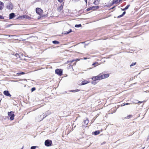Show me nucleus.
Instances as JSON below:
<instances>
[{"label": "nucleus", "instance_id": "de8ad7c7", "mask_svg": "<svg viewBox=\"0 0 149 149\" xmlns=\"http://www.w3.org/2000/svg\"><path fill=\"white\" fill-rule=\"evenodd\" d=\"M23 149V148H21V149Z\"/></svg>", "mask_w": 149, "mask_h": 149}, {"label": "nucleus", "instance_id": "ddd939ff", "mask_svg": "<svg viewBox=\"0 0 149 149\" xmlns=\"http://www.w3.org/2000/svg\"><path fill=\"white\" fill-rule=\"evenodd\" d=\"M63 5L62 4L61 6L57 8V10L58 11H60L63 9Z\"/></svg>", "mask_w": 149, "mask_h": 149}, {"label": "nucleus", "instance_id": "ea45409f", "mask_svg": "<svg viewBox=\"0 0 149 149\" xmlns=\"http://www.w3.org/2000/svg\"><path fill=\"white\" fill-rule=\"evenodd\" d=\"M130 104V103H126L125 104V105H128Z\"/></svg>", "mask_w": 149, "mask_h": 149}, {"label": "nucleus", "instance_id": "6ab92c4d", "mask_svg": "<svg viewBox=\"0 0 149 149\" xmlns=\"http://www.w3.org/2000/svg\"><path fill=\"white\" fill-rule=\"evenodd\" d=\"M93 10H95V9H98L99 7L98 6H92Z\"/></svg>", "mask_w": 149, "mask_h": 149}, {"label": "nucleus", "instance_id": "2eb2a0df", "mask_svg": "<svg viewBox=\"0 0 149 149\" xmlns=\"http://www.w3.org/2000/svg\"><path fill=\"white\" fill-rule=\"evenodd\" d=\"M4 7V3L0 1V10L3 9Z\"/></svg>", "mask_w": 149, "mask_h": 149}, {"label": "nucleus", "instance_id": "f03ea898", "mask_svg": "<svg viewBox=\"0 0 149 149\" xmlns=\"http://www.w3.org/2000/svg\"><path fill=\"white\" fill-rule=\"evenodd\" d=\"M52 141L49 140H47L45 142V144L47 146H52Z\"/></svg>", "mask_w": 149, "mask_h": 149}, {"label": "nucleus", "instance_id": "b1692460", "mask_svg": "<svg viewBox=\"0 0 149 149\" xmlns=\"http://www.w3.org/2000/svg\"><path fill=\"white\" fill-rule=\"evenodd\" d=\"M81 26V24H76L75 26V27H79Z\"/></svg>", "mask_w": 149, "mask_h": 149}, {"label": "nucleus", "instance_id": "37998d69", "mask_svg": "<svg viewBox=\"0 0 149 149\" xmlns=\"http://www.w3.org/2000/svg\"><path fill=\"white\" fill-rule=\"evenodd\" d=\"M139 102H138V103H142L143 102H141V101H139Z\"/></svg>", "mask_w": 149, "mask_h": 149}, {"label": "nucleus", "instance_id": "423d86ee", "mask_svg": "<svg viewBox=\"0 0 149 149\" xmlns=\"http://www.w3.org/2000/svg\"><path fill=\"white\" fill-rule=\"evenodd\" d=\"M7 7L8 9L10 10L12 9L13 8L12 3L10 2H8V3Z\"/></svg>", "mask_w": 149, "mask_h": 149}, {"label": "nucleus", "instance_id": "6e6552de", "mask_svg": "<svg viewBox=\"0 0 149 149\" xmlns=\"http://www.w3.org/2000/svg\"><path fill=\"white\" fill-rule=\"evenodd\" d=\"M36 11L37 13L40 15L42 14V10L39 8H36Z\"/></svg>", "mask_w": 149, "mask_h": 149}, {"label": "nucleus", "instance_id": "a211bd4d", "mask_svg": "<svg viewBox=\"0 0 149 149\" xmlns=\"http://www.w3.org/2000/svg\"><path fill=\"white\" fill-rule=\"evenodd\" d=\"M100 0H95V1H94L93 3L95 5L98 4L99 3Z\"/></svg>", "mask_w": 149, "mask_h": 149}, {"label": "nucleus", "instance_id": "cd10ccee", "mask_svg": "<svg viewBox=\"0 0 149 149\" xmlns=\"http://www.w3.org/2000/svg\"><path fill=\"white\" fill-rule=\"evenodd\" d=\"M136 62H135V63H132V64L130 65V67H132V66H134V65H136Z\"/></svg>", "mask_w": 149, "mask_h": 149}, {"label": "nucleus", "instance_id": "9b49d317", "mask_svg": "<svg viewBox=\"0 0 149 149\" xmlns=\"http://www.w3.org/2000/svg\"><path fill=\"white\" fill-rule=\"evenodd\" d=\"M19 56V59L22 60H24L25 58H24L25 56L23 54L21 53L20 54V55Z\"/></svg>", "mask_w": 149, "mask_h": 149}, {"label": "nucleus", "instance_id": "5701e85b", "mask_svg": "<svg viewBox=\"0 0 149 149\" xmlns=\"http://www.w3.org/2000/svg\"><path fill=\"white\" fill-rule=\"evenodd\" d=\"M52 43L53 44H58L59 43V42L57 41L54 40L52 41Z\"/></svg>", "mask_w": 149, "mask_h": 149}, {"label": "nucleus", "instance_id": "c756f323", "mask_svg": "<svg viewBox=\"0 0 149 149\" xmlns=\"http://www.w3.org/2000/svg\"><path fill=\"white\" fill-rule=\"evenodd\" d=\"M36 146H31V149H36Z\"/></svg>", "mask_w": 149, "mask_h": 149}, {"label": "nucleus", "instance_id": "a18cd8bd", "mask_svg": "<svg viewBox=\"0 0 149 149\" xmlns=\"http://www.w3.org/2000/svg\"><path fill=\"white\" fill-rule=\"evenodd\" d=\"M122 10H125V8H124V9H122Z\"/></svg>", "mask_w": 149, "mask_h": 149}, {"label": "nucleus", "instance_id": "58836bf2", "mask_svg": "<svg viewBox=\"0 0 149 149\" xmlns=\"http://www.w3.org/2000/svg\"><path fill=\"white\" fill-rule=\"evenodd\" d=\"M3 18L2 16L0 15V19H3Z\"/></svg>", "mask_w": 149, "mask_h": 149}, {"label": "nucleus", "instance_id": "f3484780", "mask_svg": "<svg viewBox=\"0 0 149 149\" xmlns=\"http://www.w3.org/2000/svg\"><path fill=\"white\" fill-rule=\"evenodd\" d=\"M93 133H94L95 135H96L100 133V132L99 131H96L93 132Z\"/></svg>", "mask_w": 149, "mask_h": 149}, {"label": "nucleus", "instance_id": "0eeeda50", "mask_svg": "<svg viewBox=\"0 0 149 149\" xmlns=\"http://www.w3.org/2000/svg\"><path fill=\"white\" fill-rule=\"evenodd\" d=\"M89 120L88 118H86V120H84L82 123V125L84 126H86L88 123Z\"/></svg>", "mask_w": 149, "mask_h": 149}, {"label": "nucleus", "instance_id": "4be33fe9", "mask_svg": "<svg viewBox=\"0 0 149 149\" xmlns=\"http://www.w3.org/2000/svg\"><path fill=\"white\" fill-rule=\"evenodd\" d=\"M125 14V11H124L123 14L120 15H119V16L118 17V18H120V17H121L123 16Z\"/></svg>", "mask_w": 149, "mask_h": 149}, {"label": "nucleus", "instance_id": "a19ab883", "mask_svg": "<svg viewBox=\"0 0 149 149\" xmlns=\"http://www.w3.org/2000/svg\"><path fill=\"white\" fill-rule=\"evenodd\" d=\"M125 105V104L124 103H123L122 105H121V106H124Z\"/></svg>", "mask_w": 149, "mask_h": 149}, {"label": "nucleus", "instance_id": "a878e982", "mask_svg": "<svg viewBox=\"0 0 149 149\" xmlns=\"http://www.w3.org/2000/svg\"><path fill=\"white\" fill-rule=\"evenodd\" d=\"M93 10V8H92V7H90L89 8H88L86 9V10L87 11H89L90 10Z\"/></svg>", "mask_w": 149, "mask_h": 149}, {"label": "nucleus", "instance_id": "20e7f679", "mask_svg": "<svg viewBox=\"0 0 149 149\" xmlns=\"http://www.w3.org/2000/svg\"><path fill=\"white\" fill-rule=\"evenodd\" d=\"M19 19H21L23 18H25L26 19H30L31 18L28 15H23L21 16H19L18 18Z\"/></svg>", "mask_w": 149, "mask_h": 149}, {"label": "nucleus", "instance_id": "dca6fc26", "mask_svg": "<svg viewBox=\"0 0 149 149\" xmlns=\"http://www.w3.org/2000/svg\"><path fill=\"white\" fill-rule=\"evenodd\" d=\"M120 1V0H113L112 2V4L119 3Z\"/></svg>", "mask_w": 149, "mask_h": 149}, {"label": "nucleus", "instance_id": "49530a36", "mask_svg": "<svg viewBox=\"0 0 149 149\" xmlns=\"http://www.w3.org/2000/svg\"><path fill=\"white\" fill-rule=\"evenodd\" d=\"M87 59L86 58H84V59Z\"/></svg>", "mask_w": 149, "mask_h": 149}, {"label": "nucleus", "instance_id": "aec40b11", "mask_svg": "<svg viewBox=\"0 0 149 149\" xmlns=\"http://www.w3.org/2000/svg\"><path fill=\"white\" fill-rule=\"evenodd\" d=\"M98 65V63L97 62H95L92 64V65L94 66L95 67L97 66Z\"/></svg>", "mask_w": 149, "mask_h": 149}, {"label": "nucleus", "instance_id": "9d476101", "mask_svg": "<svg viewBox=\"0 0 149 149\" xmlns=\"http://www.w3.org/2000/svg\"><path fill=\"white\" fill-rule=\"evenodd\" d=\"M109 76V75L108 74H103L101 75L102 79H103L106 78H107Z\"/></svg>", "mask_w": 149, "mask_h": 149}, {"label": "nucleus", "instance_id": "7ed1b4c3", "mask_svg": "<svg viewBox=\"0 0 149 149\" xmlns=\"http://www.w3.org/2000/svg\"><path fill=\"white\" fill-rule=\"evenodd\" d=\"M101 78V74H100L97 76L93 77L92 78V79L93 81H95L96 80H100L102 79V78Z\"/></svg>", "mask_w": 149, "mask_h": 149}, {"label": "nucleus", "instance_id": "79ce46f5", "mask_svg": "<svg viewBox=\"0 0 149 149\" xmlns=\"http://www.w3.org/2000/svg\"><path fill=\"white\" fill-rule=\"evenodd\" d=\"M85 1L86 3H87V0H84Z\"/></svg>", "mask_w": 149, "mask_h": 149}, {"label": "nucleus", "instance_id": "f8f14e48", "mask_svg": "<svg viewBox=\"0 0 149 149\" xmlns=\"http://www.w3.org/2000/svg\"><path fill=\"white\" fill-rule=\"evenodd\" d=\"M15 16V14L14 13H12L9 15V19H12Z\"/></svg>", "mask_w": 149, "mask_h": 149}, {"label": "nucleus", "instance_id": "f257e3e1", "mask_svg": "<svg viewBox=\"0 0 149 149\" xmlns=\"http://www.w3.org/2000/svg\"><path fill=\"white\" fill-rule=\"evenodd\" d=\"M8 114L9 117L10 118L11 120H14L15 117L14 112L12 111L8 112Z\"/></svg>", "mask_w": 149, "mask_h": 149}, {"label": "nucleus", "instance_id": "39448f33", "mask_svg": "<svg viewBox=\"0 0 149 149\" xmlns=\"http://www.w3.org/2000/svg\"><path fill=\"white\" fill-rule=\"evenodd\" d=\"M55 72L57 74L61 76L62 74V70L61 69H57L55 70Z\"/></svg>", "mask_w": 149, "mask_h": 149}, {"label": "nucleus", "instance_id": "7c9ffc66", "mask_svg": "<svg viewBox=\"0 0 149 149\" xmlns=\"http://www.w3.org/2000/svg\"><path fill=\"white\" fill-rule=\"evenodd\" d=\"M72 31L71 29L70 30V31L69 32H67L66 33H64V34H68Z\"/></svg>", "mask_w": 149, "mask_h": 149}, {"label": "nucleus", "instance_id": "412c9836", "mask_svg": "<svg viewBox=\"0 0 149 149\" xmlns=\"http://www.w3.org/2000/svg\"><path fill=\"white\" fill-rule=\"evenodd\" d=\"M88 83V82L87 81H83L82 82V84H81L82 85H85V84H87Z\"/></svg>", "mask_w": 149, "mask_h": 149}, {"label": "nucleus", "instance_id": "2f4dec72", "mask_svg": "<svg viewBox=\"0 0 149 149\" xmlns=\"http://www.w3.org/2000/svg\"><path fill=\"white\" fill-rule=\"evenodd\" d=\"M8 36L9 37L13 38L15 36V35H9Z\"/></svg>", "mask_w": 149, "mask_h": 149}, {"label": "nucleus", "instance_id": "473e14b6", "mask_svg": "<svg viewBox=\"0 0 149 149\" xmlns=\"http://www.w3.org/2000/svg\"><path fill=\"white\" fill-rule=\"evenodd\" d=\"M130 5H128L125 8V10H127V9H128L129 7L130 6Z\"/></svg>", "mask_w": 149, "mask_h": 149}, {"label": "nucleus", "instance_id": "c85d7f7f", "mask_svg": "<svg viewBox=\"0 0 149 149\" xmlns=\"http://www.w3.org/2000/svg\"><path fill=\"white\" fill-rule=\"evenodd\" d=\"M25 73L24 72H18L17 73V74H19V75H21V74H24Z\"/></svg>", "mask_w": 149, "mask_h": 149}, {"label": "nucleus", "instance_id": "f704fd0d", "mask_svg": "<svg viewBox=\"0 0 149 149\" xmlns=\"http://www.w3.org/2000/svg\"><path fill=\"white\" fill-rule=\"evenodd\" d=\"M35 90H36L35 88L33 87L31 88V91L32 92H33V91H34Z\"/></svg>", "mask_w": 149, "mask_h": 149}, {"label": "nucleus", "instance_id": "e433bc0d", "mask_svg": "<svg viewBox=\"0 0 149 149\" xmlns=\"http://www.w3.org/2000/svg\"><path fill=\"white\" fill-rule=\"evenodd\" d=\"M75 60H72V61H69V62H70V63H72V62H73ZM68 62H69V61H68Z\"/></svg>", "mask_w": 149, "mask_h": 149}, {"label": "nucleus", "instance_id": "72a5a7b5", "mask_svg": "<svg viewBox=\"0 0 149 149\" xmlns=\"http://www.w3.org/2000/svg\"><path fill=\"white\" fill-rule=\"evenodd\" d=\"M138 102H139V101L137 100H136L135 101V102H134V104H137V103H138Z\"/></svg>", "mask_w": 149, "mask_h": 149}, {"label": "nucleus", "instance_id": "4468645a", "mask_svg": "<svg viewBox=\"0 0 149 149\" xmlns=\"http://www.w3.org/2000/svg\"><path fill=\"white\" fill-rule=\"evenodd\" d=\"M47 116V115L45 116L44 115H43V117H42V118L41 116H39L38 119V120L40 121L41 120H42L44 118H45V117H46V116Z\"/></svg>", "mask_w": 149, "mask_h": 149}, {"label": "nucleus", "instance_id": "393cba45", "mask_svg": "<svg viewBox=\"0 0 149 149\" xmlns=\"http://www.w3.org/2000/svg\"><path fill=\"white\" fill-rule=\"evenodd\" d=\"M15 56L17 57V58H19V56L20 55V54H16L15 55Z\"/></svg>", "mask_w": 149, "mask_h": 149}, {"label": "nucleus", "instance_id": "1a4fd4ad", "mask_svg": "<svg viewBox=\"0 0 149 149\" xmlns=\"http://www.w3.org/2000/svg\"><path fill=\"white\" fill-rule=\"evenodd\" d=\"M6 96L10 97L11 95L9 93V91H4L3 93Z\"/></svg>", "mask_w": 149, "mask_h": 149}, {"label": "nucleus", "instance_id": "c9c22d12", "mask_svg": "<svg viewBox=\"0 0 149 149\" xmlns=\"http://www.w3.org/2000/svg\"><path fill=\"white\" fill-rule=\"evenodd\" d=\"M79 91V90H78V89H77V90H76V91H75L74 90H71V92H74H74H77V91Z\"/></svg>", "mask_w": 149, "mask_h": 149}, {"label": "nucleus", "instance_id": "bb28decb", "mask_svg": "<svg viewBox=\"0 0 149 149\" xmlns=\"http://www.w3.org/2000/svg\"><path fill=\"white\" fill-rule=\"evenodd\" d=\"M132 116V115H128L127 116V117H125V118H127V119H129Z\"/></svg>", "mask_w": 149, "mask_h": 149}, {"label": "nucleus", "instance_id": "09e8293b", "mask_svg": "<svg viewBox=\"0 0 149 149\" xmlns=\"http://www.w3.org/2000/svg\"><path fill=\"white\" fill-rule=\"evenodd\" d=\"M144 149V148H143V149Z\"/></svg>", "mask_w": 149, "mask_h": 149}, {"label": "nucleus", "instance_id": "4c0bfd02", "mask_svg": "<svg viewBox=\"0 0 149 149\" xmlns=\"http://www.w3.org/2000/svg\"><path fill=\"white\" fill-rule=\"evenodd\" d=\"M58 0L59 2H62L63 0Z\"/></svg>", "mask_w": 149, "mask_h": 149}, {"label": "nucleus", "instance_id": "c03bdc74", "mask_svg": "<svg viewBox=\"0 0 149 149\" xmlns=\"http://www.w3.org/2000/svg\"><path fill=\"white\" fill-rule=\"evenodd\" d=\"M79 59H76V61H79Z\"/></svg>", "mask_w": 149, "mask_h": 149}]
</instances>
